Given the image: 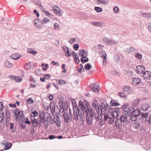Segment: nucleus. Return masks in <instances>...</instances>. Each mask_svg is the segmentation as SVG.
I'll use <instances>...</instances> for the list:
<instances>
[{
    "label": "nucleus",
    "instance_id": "1",
    "mask_svg": "<svg viewBox=\"0 0 151 151\" xmlns=\"http://www.w3.org/2000/svg\"><path fill=\"white\" fill-rule=\"evenodd\" d=\"M73 104L74 113L72 115V111L70 109H69V119L71 120L72 119L75 121H77L78 119V116L79 117L80 120L82 121H83V117H84V104L82 101H80L79 103V108L76 104V101L73 99L72 101Z\"/></svg>",
    "mask_w": 151,
    "mask_h": 151
},
{
    "label": "nucleus",
    "instance_id": "2",
    "mask_svg": "<svg viewBox=\"0 0 151 151\" xmlns=\"http://www.w3.org/2000/svg\"><path fill=\"white\" fill-rule=\"evenodd\" d=\"M40 112V113L39 117L40 122L44 123L45 121L50 122L51 121V116L48 113L44 111L41 113Z\"/></svg>",
    "mask_w": 151,
    "mask_h": 151
},
{
    "label": "nucleus",
    "instance_id": "3",
    "mask_svg": "<svg viewBox=\"0 0 151 151\" xmlns=\"http://www.w3.org/2000/svg\"><path fill=\"white\" fill-rule=\"evenodd\" d=\"M31 113H32L33 114V116H32V114L31 115V118L32 126L33 127H36L38 124L37 121L38 118H36L35 117H37L38 116V113L37 112V110L35 109H32L31 111Z\"/></svg>",
    "mask_w": 151,
    "mask_h": 151
},
{
    "label": "nucleus",
    "instance_id": "4",
    "mask_svg": "<svg viewBox=\"0 0 151 151\" xmlns=\"http://www.w3.org/2000/svg\"><path fill=\"white\" fill-rule=\"evenodd\" d=\"M132 108L129 107L127 104H124L121 107L123 113L124 114L127 116H130L131 115Z\"/></svg>",
    "mask_w": 151,
    "mask_h": 151
},
{
    "label": "nucleus",
    "instance_id": "5",
    "mask_svg": "<svg viewBox=\"0 0 151 151\" xmlns=\"http://www.w3.org/2000/svg\"><path fill=\"white\" fill-rule=\"evenodd\" d=\"M60 115L62 117L63 116L64 118L65 122V123H67L68 121V119H69V117L68 115L67 112L66 111L65 112L64 109H61L59 111Z\"/></svg>",
    "mask_w": 151,
    "mask_h": 151
},
{
    "label": "nucleus",
    "instance_id": "6",
    "mask_svg": "<svg viewBox=\"0 0 151 151\" xmlns=\"http://www.w3.org/2000/svg\"><path fill=\"white\" fill-rule=\"evenodd\" d=\"M103 41L104 44L107 45H112L113 44H115L117 43V42L113 40H111V38H107L105 37L103 39Z\"/></svg>",
    "mask_w": 151,
    "mask_h": 151
},
{
    "label": "nucleus",
    "instance_id": "7",
    "mask_svg": "<svg viewBox=\"0 0 151 151\" xmlns=\"http://www.w3.org/2000/svg\"><path fill=\"white\" fill-rule=\"evenodd\" d=\"M86 104V106L84 105V107H83L84 111V110L85 113H86V114H87L88 113L89 114V113L90 115L89 116L93 117L94 115V111L91 108L89 109L88 105Z\"/></svg>",
    "mask_w": 151,
    "mask_h": 151
},
{
    "label": "nucleus",
    "instance_id": "8",
    "mask_svg": "<svg viewBox=\"0 0 151 151\" xmlns=\"http://www.w3.org/2000/svg\"><path fill=\"white\" fill-rule=\"evenodd\" d=\"M123 90L124 93L129 94H132L133 93V90L129 86H124Z\"/></svg>",
    "mask_w": 151,
    "mask_h": 151
},
{
    "label": "nucleus",
    "instance_id": "9",
    "mask_svg": "<svg viewBox=\"0 0 151 151\" xmlns=\"http://www.w3.org/2000/svg\"><path fill=\"white\" fill-rule=\"evenodd\" d=\"M89 89L90 91H92L94 92H99L98 87L95 83L91 84L89 87Z\"/></svg>",
    "mask_w": 151,
    "mask_h": 151
},
{
    "label": "nucleus",
    "instance_id": "10",
    "mask_svg": "<svg viewBox=\"0 0 151 151\" xmlns=\"http://www.w3.org/2000/svg\"><path fill=\"white\" fill-rule=\"evenodd\" d=\"M136 72L139 74H142L145 70V68L142 65H138L137 67Z\"/></svg>",
    "mask_w": 151,
    "mask_h": 151
},
{
    "label": "nucleus",
    "instance_id": "11",
    "mask_svg": "<svg viewBox=\"0 0 151 151\" xmlns=\"http://www.w3.org/2000/svg\"><path fill=\"white\" fill-rule=\"evenodd\" d=\"M86 119L87 121V123L88 125H91L93 124V117L89 116L88 114H86Z\"/></svg>",
    "mask_w": 151,
    "mask_h": 151
},
{
    "label": "nucleus",
    "instance_id": "12",
    "mask_svg": "<svg viewBox=\"0 0 151 151\" xmlns=\"http://www.w3.org/2000/svg\"><path fill=\"white\" fill-rule=\"evenodd\" d=\"M132 109L131 115H133L134 116L136 115V116L137 117L140 115L141 113L140 110L139 109H137L135 110L134 108H133Z\"/></svg>",
    "mask_w": 151,
    "mask_h": 151
},
{
    "label": "nucleus",
    "instance_id": "13",
    "mask_svg": "<svg viewBox=\"0 0 151 151\" xmlns=\"http://www.w3.org/2000/svg\"><path fill=\"white\" fill-rule=\"evenodd\" d=\"M5 117L6 119V123H8L10 119V112L8 110L5 111Z\"/></svg>",
    "mask_w": 151,
    "mask_h": 151
},
{
    "label": "nucleus",
    "instance_id": "14",
    "mask_svg": "<svg viewBox=\"0 0 151 151\" xmlns=\"http://www.w3.org/2000/svg\"><path fill=\"white\" fill-rule=\"evenodd\" d=\"M55 104L54 102L52 101L50 103V108L52 114H53L55 112Z\"/></svg>",
    "mask_w": 151,
    "mask_h": 151
},
{
    "label": "nucleus",
    "instance_id": "15",
    "mask_svg": "<svg viewBox=\"0 0 151 151\" xmlns=\"http://www.w3.org/2000/svg\"><path fill=\"white\" fill-rule=\"evenodd\" d=\"M115 123L116 127L117 129L120 128L122 126V123L120 122L119 119H116Z\"/></svg>",
    "mask_w": 151,
    "mask_h": 151
},
{
    "label": "nucleus",
    "instance_id": "16",
    "mask_svg": "<svg viewBox=\"0 0 151 151\" xmlns=\"http://www.w3.org/2000/svg\"><path fill=\"white\" fill-rule=\"evenodd\" d=\"M21 57L20 55L18 53H14L11 56V57L13 59L17 60Z\"/></svg>",
    "mask_w": 151,
    "mask_h": 151
},
{
    "label": "nucleus",
    "instance_id": "17",
    "mask_svg": "<svg viewBox=\"0 0 151 151\" xmlns=\"http://www.w3.org/2000/svg\"><path fill=\"white\" fill-rule=\"evenodd\" d=\"M62 49L63 50H64L65 52H66V54H65L66 56L68 57L70 56V55L69 53V50L68 47L66 46H64L62 47Z\"/></svg>",
    "mask_w": 151,
    "mask_h": 151
},
{
    "label": "nucleus",
    "instance_id": "18",
    "mask_svg": "<svg viewBox=\"0 0 151 151\" xmlns=\"http://www.w3.org/2000/svg\"><path fill=\"white\" fill-rule=\"evenodd\" d=\"M143 76L145 79H148L151 77V72L149 71H146L144 73Z\"/></svg>",
    "mask_w": 151,
    "mask_h": 151
},
{
    "label": "nucleus",
    "instance_id": "19",
    "mask_svg": "<svg viewBox=\"0 0 151 151\" xmlns=\"http://www.w3.org/2000/svg\"><path fill=\"white\" fill-rule=\"evenodd\" d=\"M150 107V105L147 104H142L141 108L144 111H146Z\"/></svg>",
    "mask_w": 151,
    "mask_h": 151
},
{
    "label": "nucleus",
    "instance_id": "20",
    "mask_svg": "<svg viewBox=\"0 0 151 151\" xmlns=\"http://www.w3.org/2000/svg\"><path fill=\"white\" fill-rule=\"evenodd\" d=\"M10 77L12 79L15 80L16 82H19L22 80V79L20 78V77H19L18 76H10Z\"/></svg>",
    "mask_w": 151,
    "mask_h": 151
},
{
    "label": "nucleus",
    "instance_id": "21",
    "mask_svg": "<svg viewBox=\"0 0 151 151\" xmlns=\"http://www.w3.org/2000/svg\"><path fill=\"white\" fill-rule=\"evenodd\" d=\"M148 114V113H145L142 112V113H141V116L140 117V119H138V121H139V120H140V121H142L144 120V118H147L146 117Z\"/></svg>",
    "mask_w": 151,
    "mask_h": 151
},
{
    "label": "nucleus",
    "instance_id": "22",
    "mask_svg": "<svg viewBox=\"0 0 151 151\" xmlns=\"http://www.w3.org/2000/svg\"><path fill=\"white\" fill-rule=\"evenodd\" d=\"M53 10L58 15H61V14L59 10H60V8L56 6H54L52 7Z\"/></svg>",
    "mask_w": 151,
    "mask_h": 151
},
{
    "label": "nucleus",
    "instance_id": "23",
    "mask_svg": "<svg viewBox=\"0 0 151 151\" xmlns=\"http://www.w3.org/2000/svg\"><path fill=\"white\" fill-rule=\"evenodd\" d=\"M82 58L81 59V61L82 63H83L88 61V58L86 57V55L81 54Z\"/></svg>",
    "mask_w": 151,
    "mask_h": 151
},
{
    "label": "nucleus",
    "instance_id": "24",
    "mask_svg": "<svg viewBox=\"0 0 151 151\" xmlns=\"http://www.w3.org/2000/svg\"><path fill=\"white\" fill-rule=\"evenodd\" d=\"M111 111H108V112H107L106 114L105 113H103V114L104 115V120L106 121H107L108 118L110 117V115H111L110 113Z\"/></svg>",
    "mask_w": 151,
    "mask_h": 151
},
{
    "label": "nucleus",
    "instance_id": "25",
    "mask_svg": "<svg viewBox=\"0 0 151 151\" xmlns=\"http://www.w3.org/2000/svg\"><path fill=\"white\" fill-rule=\"evenodd\" d=\"M140 80L139 78H135L133 80L132 83L134 85H137L139 84L140 82Z\"/></svg>",
    "mask_w": 151,
    "mask_h": 151
},
{
    "label": "nucleus",
    "instance_id": "26",
    "mask_svg": "<svg viewBox=\"0 0 151 151\" xmlns=\"http://www.w3.org/2000/svg\"><path fill=\"white\" fill-rule=\"evenodd\" d=\"M102 113H95V116L96 121H98L102 118Z\"/></svg>",
    "mask_w": 151,
    "mask_h": 151
},
{
    "label": "nucleus",
    "instance_id": "27",
    "mask_svg": "<svg viewBox=\"0 0 151 151\" xmlns=\"http://www.w3.org/2000/svg\"><path fill=\"white\" fill-rule=\"evenodd\" d=\"M27 52L30 53L32 55L36 54L37 53V52L33 49L29 48L27 49Z\"/></svg>",
    "mask_w": 151,
    "mask_h": 151
},
{
    "label": "nucleus",
    "instance_id": "28",
    "mask_svg": "<svg viewBox=\"0 0 151 151\" xmlns=\"http://www.w3.org/2000/svg\"><path fill=\"white\" fill-rule=\"evenodd\" d=\"M119 120L120 122L124 123L126 122L127 119V117L126 116L123 115L121 116Z\"/></svg>",
    "mask_w": 151,
    "mask_h": 151
},
{
    "label": "nucleus",
    "instance_id": "29",
    "mask_svg": "<svg viewBox=\"0 0 151 151\" xmlns=\"http://www.w3.org/2000/svg\"><path fill=\"white\" fill-rule=\"evenodd\" d=\"M135 50V48L134 47L131 46L130 48H127L125 49L124 51L127 52H130Z\"/></svg>",
    "mask_w": 151,
    "mask_h": 151
},
{
    "label": "nucleus",
    "instance_id": "30",
    "mask_svg": "<svg viewBox=\"0 0 151 151\" xmlns=\"http://www.w3.org/2000/svg\"><path fill=\"white\" fill-rule=\"evenodd\" d=\"M4 65L6 67L8 68L12 67L13 66L12 64L10 63L8 61L5 62Z\"/></svg>",
    "mask_w": 151,
    "mask_h": 151
},
{
    "label": "nucleus",
    "instance_id": "31",
    "mask_svg": "<svg viewBox=\"0 0 151 151\" xmlns=\"http://www.w3.org/2000/svg\"><path fill=\"white\" fill-rule=\"evenodd\" d=\"M101 106V113L103 115V113H106V106L104 104L102 105Z\"/></svg>",
    "mask_w": 151,
    "mask_h": 151
},
{
    "label": "nucleus",
    "instance_id": "32",
    "mask_svg": "<svg viewBox=\"0 0 151 151\" xmlns=\"http://www.w3.org/2000/svg\"><path fill=\"white\" fill-rule=\"evenodd\" d=\"M111 116L114 118H116V119H118V116H119L118 113L112 111L111 112Z\"/></svg>",
    "mask_w": 151,
    "mask_h": 151
},
{
    "label": "nucleus",
    "instance_id": "33",
    "mask_svg": "<svg viewBox=\"0 0 151 151\" xmlns=\"http://www.w3.org/2000/svg\"><path fill=\"white\" fill-rule=\"evenodd\" d=\"M130 119L132 122L136 121L138 119V117L136 116V115L134 116L133 115H130Z\"/></svg>",
    "mask_w": 151,
    "mask_h": 151
},
{
    "label": "nucleus",
    "instance_id": "34",
    "mask_svg": "<svg viewBox=\"0 0 151 151\" xmlns=\"http://www.w3.org/2000/svg\"><path fill=\"white\" fill-rule=\"evenodd\" d=\"M99 53L100 56L101 57L103 58H104V57H105V56H106V54L105 51L103 50H101L99 52Z\"/></svg>",
    "mask_w": 151,
    "mask_h": 151
},
{
    "label": "nucleus",
    "instance_id": "35",
    "mask_svg": "<svg viewBox=\"0 0 151 151\" xmlns=\"http://www.w3.org/2000/svg\"><path fill=\"white\" fill-rule=\"evenodd\" d=\"M110 104L112 106H117L119 105L118 103L116 102L115 101L113 100H112L110 102Z\"/></svg>",
    "mask_w": 151,
    "mask_h": 151
},
{
    "label": "nucleus",
    "instance_id": "36",
    "mask_svg": "<svg viewBox=\"0 0 151 151\" xmlns=\"http://www.w3.org/2000/svg\"><path fill=\"white\" fill-rule=\"evenodd\" d=\"M4 118V113L2 111H0V123L2 122Z\"/></svg>",
    "mask_w": 151,
    "mask_h": 151
},
{
    "label": "nucleus",
    "instance_id": "37",
    "mask_svg": "<svg viewBox=\"0 0 151 151\" xmlns=\"http://www.w3.org/2000/svg\"><path fill=\"white\" fill-rule=\"evenodd\" d=\"M105 106L106 110L109 111H112V107L110 105L108 104L107 103H106Z\"/></svg>",
    "mask_w": 151,
    "mask_h": 151
},
{
    "label": "nucleus",
    "instance_id": "38",
    "mask_svg": "<svg viewBox=\"0 0 151 151\" xmlns=\"http://www.w3.org/2000/svg\"><path fill=\"white\" fill-rule=\"evenodd\" d=\"M12 145L11 143L7 142L6 143L5 147V150H8L11 147Z\"/></svg>",
    "mask_w": 151,
    "mask_h": 151
},
{
    "label": "nucleus",
    "instance_id": "39",
    "mask_svg": "<svg viewBox=\"0 0 151 151\" xmlns=\"http://www.w3.org/2000/svg\"><path fill=\"white\" fill-rule=\"evenodd\" d=\"M101 106L100 105H97V107L96 109V111L97 112L96 113H101Z\"/></svg>",
    "mask_w": 151,
    "mask_h": 151
},
{
    "label": "nucleus",
    "instance_id": "40",
    "mask_svg": "<svg viewBox=\"0 0 151 151\" xmlns=\"http://www.w3.org/2000/svg\"><path fill=\"white\" fill-rule=\"evenodd\" d=\"M120 58V56L117 55H115L114 56V60L115 62L116 63H117L119 61Z\"/></svg>",
    "mask_w": 151,
    "mask_h": 151
},
{
    "label": "nucleus",
    "instance_id": "41",
    "mask_svg": "<svg viewBox=\"0 0 151 151\" xmlns=\"http://www.w3.org/2000/svg\"><path fill=\"white\" fill-rule=\"evenodd\" d=\"M91 68L92 66L89 63H88L86 65H85L84 67L85 69L87 70L91 69Z\"/></svg>",
    "mask_w": 151,
    "mask_h": 151
},
{
    "label": "nucleus",
    "instance_id": "42",
    "mask_svg": "<svg viewBox=\"0 0 151 151\" xmlns=\"http://www.w3.org/2000/svg\"><path fill=\"white\" fill-rule=\"evenodd\" d=\"M56 82L57 83L60 85H63L65 84V81L63 80H57Z\"/></svg>",
    "mask_w": 151,
    "mask_h": 151
},
{
    "label": "nucleus",
    "instance_id": "43",
    "mask_svg": "<svg viewBox=\"0 0 151 151\" xmlns=\"http://www.w3.org/2000/svg\"><path fill=\"white\" fill-rule=\"evenodd\" d=\"M135 57L139 59H141L142 58V55L139 53H136L135 54Z\"/></svg>",
    "mask_w": 151,
    "mask_h": 151
},
{
    "label": "nucleus",
    "instance_id": "44",
    "mask_svg": "<svg viewBox=\"0 0 151 151\" xmlns=\"http://www.w3.org/2000/svg\"><path fill=\"white\" fill-rule=\"evenodd\" d=\"M43 107L46 111H48L49 109V104L48 103H44L43 104Z\"/></svg>",
    "mask_w": 151,
    "mask_h": 151
},
{
    "label": "nucleus",
    "instance_id": "45",
    "mask_svg": "<svg viewBox=\"0 0 151 151\" xmlns=\"http://www.w3.org/2000/svg\"><path fill=\"white\" fill-rule=\"evenodd\" d=\"M118 95L119 96L123 98H125V99L127 97L126 95L123 92L119 93H118Z\"/></svg>",
    "mask_w": 151,
    "mask_h": 151
},
{
    "label": "nucleus",
    "instance_id": "46",
    "mask_svg": "<svg viewBox=\"0 0 151 151\" xmlns=\"http://www.w3.org/2000/svg\"><path fill=\"white\" fill-rule=\"evenodd\" d=\"M140 100V99H136L134 101V102L133 104L134 105V106H136L138 104L139 101Z\"/></svg>",
    "mask_w": 151,
    "mask_h": 151
},
{
    "label": "nucleus",
    "instance_id": "47",
    "mask_svg": "<svg viewBox=\"0 0 151 151\" xmlns=\"http://www.w3.org/2000/svg\"><path fill=\"white\" fill-rule=\"evenodd\" d=\"M146 26L148 30L151 32V23H147L146 24Z\"/></svg>",
    "mask_w": 151,
    "mask_h": 151
},
{
    "label": "nucleus",
    "instance_id": "48",
    "mask_svg": "<svg viewBox=\"0 0 151 151\" xmlns=\"http://www.w3.org/2000/svg\"><path fill=\"white\" fill-rule=\"evenodd\" d=\"M95 10L98 12H100L102 11V9L100 7H95L94 8Z\"/></svg>",
    "mask_w": 151,
    "mask_h": 151
},
{
    "label": "nucleus",
    "instance_id": "49",
    "mask_svg": "<svg viewBox=\"0 0 151 151\" xmlns=\"http://www.w3.org/2000/svg\"><path fill=\"white\" fill-rule=\"evenodd\" d=\"M38 23V18L35 19H34L33 21V24L35 25L36 27H37L38 25L37 23Z\"/></svg>",
    "mask_w": 151,
    "mask_h": 151
},
{
    "label": "nucleus",
    "instance_id": "50",
    "mask_svg": "<svg viewBox=\"0 0 151 151\" xmlns=\"http://www.w3.org/2000/svg\"><path fill=\"white\" fill-rule=\"evenodd\" d=\"M108 119L109 120L108 121V122L109 124H112L114 122V118L113 117H110Z\"/></svg>",
    "mask_w": 151,
    "mask_h": 151
},
{
    "label": "nucleus",
    "instance_id": "51",
    "mask_svg": "<svg viewBox=\"0 0 151 151\" xmlns=\"http://www.w3.org/2000/svg\"><path fill=\"white\" fill-rule=\"evenodd\" d=\"M145 121L146 122H148L149 124H151V116H149L145 119Z\"/></svg>",
    "mask_w": 151,
    "mask_h": 151
},
{
    "label": "nucleus",
    "instance_id": "52",
    "mask_svg": "<svg viewBox=\"0 0 151 151\" xmlns=\"http://www.w3.org/2000/svg\"><path fill=\"white\" fill-rule=\"evenodd\" d=\"M92 24L93 25H95L97 26H99L101 25V23L99 22H93Z\"/></svg>",
    "mask_w": 151,
    "mask_h": 151
},
{
    "label": "nucleus",
    "instance_id": "53",
    "mask_svg": "<svg viewBox=\"0 0 151 151\" xmlns=\"http://www.w3.org/2000/svg\"><path fill=\"white\" fill-rule=\"evenodd\" d=\"M100 3L101 4H106L109 3V1L108 0H101Z\"/></svg>",
    "mask_w": 151,
    "mask_h": 151
},
{
    "label": "nucleus",
    "instance_id": "54",
    "mask_svg": "<svg viewBox=\"0 0 151 151\" xmlns=\"http://www.w3.org/2000/svg\"><path fill=\"white\" fill-rule=\"evenodd\" d=\"M79 45L78 44H75L73 45V47L74 49L76 50H78Z\"/></svg>",
    "mask_w": 151,
    "mask_h": 151
},
{
    "label": "nucleus",
    "instance_id": "55",
    "mask_svg": "<svg viewBox=\"0 0 151 151\" xmlns=\"http://www.w3.org/2000/svg\"><path fill=\"white\" fill-rule=\"evenodd\" d=\"M42 12L47 16H48L50 14L48 11L45 10L44 9H42Z\"/></svg>",
    "mask_w": 151,
    "mask_h": 151
},
{
    "label": "nucleus",
    "instance_id": "56",
    "mask_svg": "<svg viewBox=\"0 0 151 151\" xmlns=\"http://www.w3.org/2000/svg\"><path fill=\"white\" fill-rule=\"evenodd\" d=\"M55 123L57 126L60 127V126L61 122L60 120H56Z\"/></svg>",
    "mask_w": 151,
    "mask_h": 151
},
{
    "label": "nucleus",
    "instance_id": "57",
    "mask_svg": "<svg viewBox=\"0 0 151 151\" xmlns=\"http://www.w3.org/2000/svg\"><path fill=\"white\" fill-rule=\"evenodd\" d=\"M114 12L115 13H117L118 12L119 8L116 6L114 8Z\"/></svg>",
    "mask_w": 151,
    "mask_h": 151
},
{
    "label": "nucleus",
    "instance_id": "58",
    "mask_svg": "<svg viewBox=\"0 0 151 151\" xmlns=\"http://www.w3.org/2000/svg\"><path fill=\"white\" fill-rule=\"evenodd\" d=\"M43 77L45 78V79H49L50 78V75L49 74H47L46 75H45Z\"/></svg>",
    "mask_w": 151,
    "mask_h": 151
},
{
    "label": "nucleus",
    "instance_id": "59",
    "mask_svg": "<svg viewBox=\"0 0 151 151\" xmlns=\"http://www.w3.org/2000/svg\"><path fill=\"white\" fill-rule=\"evenodd\" d=\"M27 102L29 104H32L33 102V100L31 98H29L27 99Z\"/></svg>",
    "mask_w": 151,
    "mask_h": 151
},
{
    "label": "nucleus",
    "instance_id": "60",
    "mask_svg": "<svg viewBox=\"0 0 151 151\" xmlns=\"http://www.w3.org/2000/svg\"><path fill=\"white\" fill-rule=\"evenodd\" d=\"M48 67V65L47 64H46L45 65V67H42V69L44 70L45 71L47 70V68Z\"/></svg>",
    "mask_w": 151,
    "mask_h": 151
},
{
    "label": "nucleus",
    "instance_id": "61",
    "mask_svg": "<svg viewBox=\"0 0 151 151\" xmlns=\"http://www.w3.org/2000/svg\"><path fill=\"white\" fill-rule=\"evenodd\" d=\"M106 56H105V57H104V60L103 61V64L104 65H105L106 64Z\"/></svg>",
    "mask_w": 151,
    "mask_h": 151
},
{
    "label": "nucleus",
    "instance_id": "62",
    "mask_svg": "<svg viewBox=\"0 0 151 151\" xmlns=\"http://www.w3.org/2000/svg\"><path fill=\"white\" fill-rule=\"evenodd\" d=\"M55 115L56 116H55V119H56V120H60V117L58 113H56Z\"/></svg>",
    "mask_w": 151,
    "mask_h": 151
},
{
    "label": "nucleus",
    "instance_id": "63",
    "mask_svg": "<svg viewBox=\"0 0 151 151\" xmlns=\"http://www.w3.org/2000/svg\"><path fill=\"white\" fill-rule=\"evenodd\" d=\"M145 14L146 15V17L148 19H151V14L145 13Z\"/></svg>",
    "mask_w": 151,
    "mask_h": 151
},
{
    "label": "nucleus",
    "instance_id": "64",
    "mask_svg": "<svg viewBox=\"0 0 151 151\" xmlns=\"http://www.w3.org/2000/svg\"><path fill=\"white\" fill-rule=\"evenodd\" d=\"M50 139H53L55 138H56V137L55 135H51L49 136L48 137Z\"/></svg>",
    "mask_w": 151,
    "mask_h": 151
}]
</instances>
